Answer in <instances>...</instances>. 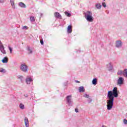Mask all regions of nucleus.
I'll return each mask as SVG.
<instances>
[{
    "label": "nucleus",
    "mask_w": 127,
    "mask_h": 127,
    "mask_svg": "<svg viewBox=\"0 0 127 127\" xmlns=\"http://www.w3.org/2000/svg\"><path fill=\"white\" fill-rule=\"evenodd\" d=\"M119 94H118V88L114 87L113 91H109L107 93V108L108 111H111L113 109L114 106V101L115 98H118Z\"/></svg>",
    "instance_id": "f257e3e1"
},
{
    "label": "nucleus",
    "mask_w": 127,
    "mask_h": 127,
    "mask_svg": "<svg viewBox=\"0 0 127 127\" xmlns=\"http://www.w3.org/2000/svg\"><path fill=\"white\" fill-rule=\"evenodd\" d=\"M4 2V0H0V3H3Z\"/></svg>",
    "instance_id": "c9c22d12"
},
{
    "label": "nucleus",
    "mask_w": 127,
    "mask_h": 127,
    "mask_svg": "<svg viewBox=\"0 0 127 127\" xmlns=\"http://www.w3.org/2000/svg\"><path fill=\"white\" fill-rule=\"evenodd\" d=\"M96 7H97V9H101V7H102V5L100 3H97L96 4Z\"/></svg>",
    "instance_id": "6ab92c4d"
},
{
    "label": "nucleus",
    "mask_w": 127,
    "mask_h": 127,
    "mask_svg": "<svg viewBox=\"0 0 127 127\" xmlns=\"http://www.w3.org/2000/svg\"><path fill=\"white\" fill-rule=\"evenodd\" d=\"M2 63H7L8 62V58L5 57L2 60Z\"/></svg>",
    "instance_id": "2eb2a0df"
},
{
    "label": "nucleus",
    "mask_w": 127,
    "mask_h": 127,
    "mask_svg": "<svg viewBox=\"0 0 127 127\" xmlns=\"http://www.w3.org/2000/svg\"><path fill=\"white\" fill-rule=\"evenodd\" d=\"M102 127H107L106 126L103 125L102 126Z\"/></svg>",
    "instance_id": "ea45409f"
},
{
    "label": "nucleus",
    "mask_w": 127,
    "mask_h": 127,
    "mask_svg": "<svg viewBox=\"0 0 127 127\" xmlns=\"http://www.w3.org/2000/svg\"><path fill=\"white\" fill-rule=\"evenodd\" d=\"M4 48V47L3 46V45L1 43V42L0 41V50Z\"/></svg>",
    "instance_id": "393cba45"
},
{
    "label": "nucleus",
    "mask_w": 127,
    "mask_h": 127,
    "mask_svg": "<svg viewBox=\"0 0 127 127\" xmlns=\"http://www.w3.org/2000/svg\"><path fill=\"white\" fill-rule=\"evenodd\" d=\"M75 113H79V111L78 110V109L75 108Z\"/></svg>",
    "instance_id": "e433bc0d"
},
{
    "label": "nucleus",
    "mask_w": 127,
    "mask_h": 127,
    "mask_svg": "<svg viewBox=\"0 0 127 127\" xmlns=\"http://www.w3.org/2000/svg\"><path fill=\"white\" fill-rule=\"evenodd\" d=\"M25 82L27 85H29V84L32 82V78H31V77H27Z\"/></svg>",
    "instance_id": "1a4fd4ad"
},
{
    "label": "nucleus",
    "mask_w": 127,
    "mask_h": 127,
    "mask_svg": "<svg viewBox=\"0 0 127 127\" xmlns=\"http://www.w3.org/2000/svg\"><path fill=\"white\" fill-rule=\"evenodd\" d=\"M20 109L23 110L24 109V105L22 104V103L20 104L19 105Z\"/></svg>",
    "instance_id": "4be33fe9"
},
{
    "label": "nucleus",
    "mask_w": 127,
    "mask_h": 127,
    "mask_svg": "<svg viewBox=\"0 0 127 127\" xmlns=\"http://www.w3.org/2000/svg\"><path fill=\"white\" fill-rule=\"evenodd\" d=\"M88 103H89V104H90V103H92V99H91V98H88Z\"/></svg>",
    "instance_id": "c756f323"
},
{
    "label": "nucleus",
    "mask_w": 127,
    "mask_h": 127,
    "mask_svg": "<svg viewBox=\"0 0 127 127\" xmlns=\"http://www.w3.org/2000/svg\"><path fill=\"white\" fill-rule=\"evenodd\" d=\"M78 91L80 92L84 93L85 92V88H84V86H80L78 88Z\"/></svg>",
    "instance_id": "ddd939ff"
},
{
    "label": "nucleus",
    "mask_w": 127,
    "mask_h": 127,
    "mask_svg": "<svg viewBox=\"0 0 127 127\" xmlns=\"http://www.w3.org/2000/svg\"><path fill=\"white\" fill-rule=\"evenodd\" d=\"M92 83L93 85H97V83H98V81H97V78H94L92 80Z\"/></svg>",
    "instance_id": "f3484780"
},
{
    "label": "nucleus",
    "mask_w": 127,
    "mask_h": 127,
    "mask_svg": "<svg viewBox=\"0 0 127 127\" xmlns=\"http://www.w3.org/2000/svg\"><path fill=\"white\" fill-rule=\"evenodd\" d=\"M83 97H84V98H87L88 99H89V98H90V96L87 94L83 95Z\"/></svg>",
    "instance_id": "bb28decb"
},
{
    "label": "nucleus",
    "mask_w": 127,
    "mask_h": 127,
    "mask_svg": "<svg viewBox=\"0 0 127 127\" xmlns=\"http://www.w3.org/2000/svg\"><path fill=\"white\" fill-rule=\"evenodd\" d=\"M55 16L57 18H60V19H61V18H62V16H61V15L60 14V13L56 12L55 13Z\"/></svg>",
    "instance_id": "9b49d317"
},
{
    "label": "nucleus",
    "mask_w": 127,
    "mask_h": 127,
    "mask_svg": "<svg viewBox=\"0 0 127 127\" xmlns=\"http://www.w3.org/2000/svg\"><path fill=\"white\" fill-rule=\"evenodd\" d=\"M124 123L125 125H127V120L126 119H124Z\"/></svg>",
    "instance_id": "72a5a7b5"
},
{
    "label": "nucleus",
    "mask_w": 127,
    "mask_h": 127,
    "mask_svg": "<svg viewBox=\"0 0 127 127\" xmlns=\"http://www.w3.org/2000/svg\"><path fill=\"white\" fill-rule=\"evenodd\" d=\"M106 67L109 71H112L113 70V65L111 63H109L106 64Z\"/></svg>",
    "instance_id": "0eeeda50"
},
{
    "label": "nucleus",
    "mask_w": 127,
    "mask_h": 127,
    "mask_svg": "<svg viewBox=\"0 0 127 127\" xmlns=\"http://www.w3.org/2000/svg\"><path fill=\"white\" fill-rule=\"evenodd\" d=\"M19 6L25 8V7H26V5H25V4L22 2H19Z\"/></svg>",
    "instance_id": "f8f14e48"
},
{
    "label": "nucleus",
    "mask_w": 127,
    "mask_h": 127,
    "mask_svg": "<svg viewBox=\"0 0 127 127\" xmlns=\"http://www.w3.org/2000/svg\"><path fill=\"white\" fill-rule=\"evenodd\" d=\"M64 13H65V15H66V16H68V17L71 16V13H69V12H68L67 11H65L64 12Z\"/></svg>",
    "instance_id": "5701e85b"
},
{
    "label": "nucleus",
    "mask_w": 127,
    "mask_h": 127,
    "mask_svg": "<svg viewBox=\"0 0 127 127\" xmlns=\"http://www.w3.org/2000/svg\"><path fill=\"white\" fill-rule=\"evenodd\" d=\"M66 102L68 103V106H72L73 101H72V96L68 95L66 97Z\"/></svg>",
    "instance_id": "7ed1b4c3"
},
{
    "label": "nucleus",
    "mask_w": 127,
    "mask_h": 127,
    "mask_svg": "<svg viewBox=\"0 0 127 127\" xmlns=\"http://www.w3.org/2000/svg\"><path fill=\"white\" fill-rule=\"evenodd\" d=\"M30 19L32 22L35 21V19L34 18V17H33V16H31L30 17Z\"/></svg>",
    "instance_id": "412c9836"
},
{
    "label": "nucleus",
    "mask_w": 127,
    "mask_h": 127,
    "mask_svg": "<svg viewBox=\"0 0 127 127\" xmlns=\"http://www.w3.org/2000/svg\"><path fill=\"white\" fill-rule=\"evenodd\" d=\"M76 83H80V81H78V80H75Z\"/></svg>",
    "instance_id": "58836bf2"
},
{
    "label": "nucleus",
    "mask_w": 127,
    "mask_h": 127,
    "mask_svg": "<svg viewBox=\"0 0 127 127\" xmlns=\"http://www.w3.org/2000/svg\"><path fill=\"white\" fill-rule=\"evenodd\" d=\"M124 81H125V79L124 78L120 77L117 80V85L121 86L124 84Z\"/></svg>",
    "instance_id": "39448f33"
},
{
    "label": "nucleus",
    "mask_w": 127,
    "mask_h": 127,
    "mask_svg": "<svg viewBox=\"0 0 127 127\" xmlns=\"http://www.w3.org/2000/svg\"><path fill=\"white\" fill-rule=\"evenodd\" d=\"M124 73H125V71L119 70L118 72V75H120V76H123V75H124Z\"/></svg>",
    "instance_id": "a211bd4d"
},
{
    "label": "nucleus",
    "mask_w": 127,
    "mask_h": 127,
    "mask_svg": "<svg viewBox=\"0 0 127 127\" xmlns=\"http://www.w3.org/2000/svg\"><path fill=\"white\" fill-rule=\"evenodd\" d=\"M0 50L1 52L3 53V54H5L6 53V52H5V50H4V48L1 49Z\"/></svg>",
    "instance_id": "b1692460"
},
{
    "label": "nucleus",
    "mask_w": 127,
    "mask_h": 127,
    "mask_svg": "<svg viewBox=\"0 0 127 127\" xmlns=\"http://www.w3.org/2000/svg\"><path fill=\"white\" fill-rule=\"evenodd\" d=\"M27 49H28V50L29 53H32V51L31 50V49H30L29 48V47H28Z\"/></svg>",
    "instance_id": "7c9ffc66"
},
{
    "label": "nucleus",
    "mask_w": 127,
    "mask_h": 127,
    "mask_svg": "<svg viewBox=\"0 0 127 127\" xmlns=\"http://www.w3.org/2000/svg\"><path fill=\"white\" fill-rule=\"evenodd\" d=\"M18 78L20 80L21 83H23V81H24V77H23V76L19 75L18 76Z\"/></svg>",
    "instance_id": "dca6fc26"
},
{
    "label": "nucleus",
    "mask_w": 127,
    "mask_h": 127,
    "mask_svg": "<svg viewBox=\"0 0 127 127\" xmlns=\"http://www.w3.org/2000/svg\"><path fill=\"white\" fill-rule=\"evenodd\" d=\"M92 16V11H86L85 13V17H87L88 16Z\"/></svg>",
    "instance_id": "9d476101"
},
{
    "label": "nucleus",
    "mask_w": 127,
    "mask_h": 127,
    "mask_svg": "<svg viewBox=\"0 0 127 127\" xmlns=\"http://www.w3.org/2000/svg\"><path fill=\"white\" fill-rule=\"evenodd\" d=\"M85 18L87 21H89V22H93L94 20V17H93V16L92 15L85 17Z\"/></svg>",
    "instance_id": "423d86ee"
},
{
    "label": "nucleus",
    "mask_w": 127,
    "mask_h": 127,
    "mask_svg": "<svg viewBox=\"0 0 127 127\" xmlns=\"http://www.w3.org/2000/svg\"><path fill=\"white\" fill-rule=\"evenodd\" d=\"M22 29L23 30H25V29H28V27H27V26H24Z\"/></svg>",
    "instance_id": "c85d7f7f"
},
{
    "label": "nucleus",
    "mask_w": 127,
    "mask_h": 127,
    "mask_svg": "<svg viewBox=\"0 0 127 127\" xmlns=\"http://www.w3.org/2000/svg\"><path fill=\"white\" fill-rule=\"evenodd\" d=\"M40 43H41V44L42 45H43V44H44V42H43V40H41L40 41Z\"/></svg>",
    "instance_id": "f704fd0d"
},
{
    "label": "nucleus",
    "mask_w": 127,
    "mask_h": 127,
    "mask_svg": "<svg viewBox=\"0 0 127 127\" xmlns=\"http://www.w3.org/2000/svg\"><path fill=\"white\" fill-rule=\"evenodd\" d=\"M26 97H27V96H25Z\"/></svg>",
    "instance_id": "a19ab883"
},
{
    "label": "nucleus",
    "mask_w": 127,
    "mask_h": 127,
    "mask_svg": "<svg viewBox=\"0 0 127 127\" xmlns=\"http://www.w3.org/2000/svg\"><path fill=\"white\" fill-rule=\"evenodd\" d=\"M0 72L1 73H5V69L3 68H0Z\"/></svg>",
    "instance_id": "a878e982"
},
{
    "label": "nucleus",
    "mask_w": 127,
    "mask_h": 127,
    "mask_svg": "<svg viewBox=\"0 0 127 127\" xmlns=\"http://www.w3.org/2000/svg\"><path fill=\"white\" fill-rule=\"evenodd\" d=\"M115 46L117 48H121L123 46V42L120 40L117 41Z\"/></svg>",
    "instance_id": "20e7f679"
},
{
    "label": "nucleus",
    "mask_w": 127,
    "mask_h": 127,
    "mask_svg": "<svg viewBox=\"0 0 127 127\" xmlns=\"http://www.w3.org/2000/svg\"><path fill=\"white\" fill-rule=\"evenodd\" d=\"M124 76L126 78H127V69H125L124 70Z\"/></svg>",
    "instance_id": "aec40b11"
},
{
    "label": "nucleus",
    "mask_w": 127,
    "mask_h": 127,
    "mask_svg": "<svg viewBox=\"0 0 127 127\" xmlns=\"http://www.w3.org/2000/svg\"><path fill=\"white\" fill-rule=\"evenodd\" d=\"M67 32L68 33H72V26L68 25L67 27Z\"/></svg>",
    "instance_id": "4468645a"
},
{
    "label": "nucleus",
    "mask_w": 127,
    "mask_h": 127,
    "mask_svg": "<svg viewBox=\"0 0 127 127\" xmlns=\"http://www.w3.org/2000/svg\"><path fill=\"white\" fill-rule=\"evenodd\" d=\"M8 49L10 51V54H11L12 53V48H11V47L8 46Z\"/></svg>",
    "instance_id": "cd10ccee"
},
{
    "label": "nucleus",
    "mask_w": 127,
    "mask_h": 127,
    "mask_svg": "<svg viewBox=\"0 0 127 127\" xmlns=\"http://www.w3.org/2000/svg\"><path fill=\"white\" fill-rule=\"evenodd\" d=\"M11 5H12V8L15 9V6L14 5V4Z\"/></svg>",
    "instance_id": "4c0bfd02"
},
{
    "label": "nucleus",
    "mask_w": 127,
    "mask_h": 127,
    "mask_svg": "<svg viewBox=\"0 0 127 127\" xmlns=\"http://www.w3.org/2000/svg\"><path fill=\"white\" fill-rule=\"evenodd\" d=\"M20 67V69L22 72L25 73L28 71V66H27L25 64H21Z\"/></svg>",
    "instance_id": "f03ea898"
},
{
    "label": "nucleus",
    "mask_w": 127,
    "mask_h": 127,
    "mask_svg": "<svg viewBox=\"0 0 127 127\" xmlns=\"http://www.w3.org/2000/svg\"><path fill=\"white\" fill-rule=\"evenodd\" d=\"M102 5L104 7H106V6H107V4H106V3H105V2L102 3Z\"/></svg>",
    "instance_id": "473e14b6"
},
{
    "label": "nucleus",
    "mask_w": 127,
    "mask_h": 127,
    "mask_svg": "<svg viewBox=\"0 0 127 127\" xmlns=\"http://www.w3.org/2000/svg\"><path fill=\"white\" fill-rule=\"evenodd\" d=\"M10 3H11V5L14 4V2L13 1V0H10Z\"/></svg>",
    "instance_id": "2f4dec72"
},
{
    "label": "nucleus",
    "mask_w": 127,
    "mask_h": 127,
    "mask_svg": "<svg viewBox=\"0 0 127 127\" xmlns=\"http://www.w3.org/2000/svg\"><path fill=\"white\" fill-rule=\"evenodd\" d=\"M24 122L26 127H29V122H28V119L27 117H25L24 119Z\"/></svg>",
    "instance_id": "6e6552de"
}]
</instances>
